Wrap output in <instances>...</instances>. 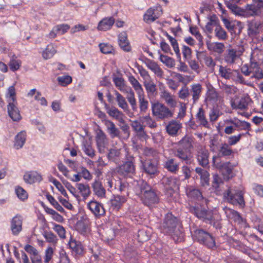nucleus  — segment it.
Listing matches in <instances>:
<instances>
[{"mask_svg":"<svg viewBox=\"0 0 263 263\" xmlns=\"http://www.w3.org/2000/svg\"><path fill=\"white\" fill-rule=\"evenodd\" d=\"M140 192L139 196L142 203L151 208L159 202V198L157 191L153 189L147 182L143 180L138 182Z\"/></svg>","mask_w":263,"mask_h":263,"instance_id":"1","label":"nucleus"},{"mask_svg":"<svg viewBox=\"0 0 263 263\" xmlns=\"http://www.w3.org/2000/svg\"><path fill=\"white\" fill-rule=\"evenodd\" d=\"M193 237L195 241L209 249L216 250L218 247L215 237L202 229L195 230Z\"/></svg>","mask_w":263,"mask_h":263,"instance_id":"2","label":"nucleus"},{"mask_svg":"<svg viewBox=\"0 0 263 263\" xmlns=\"http://www.w3.org/2000/svg\"><path fill=\"white\" fill-rule=\"evenodd\" d=\"M223 199L233 205L239 204L241 207L245 205L242 191L236 187H229L223 193Z\"/></svg>","mask_w":263,"mask_h":263,"instance_id":"3","label":"nucleus"},{"mask_svg":"<svg viewBox=\"0 0 263 263\" xmlns=\"http://www.w3.org/2000/svg\"><path fill=\"white\" fill-rule=\"evenodd\" d=\"M141 169L142 173H144L150 178H154L159 174L158 162L154 159L141 161Z\"/></svg>","mask_w":263,"mask_h":263,"instance_id":"4","label":"nucleus"},{"mask_svg":"<svg viewBox=\"0 0 263 263\" xmlns=\"http://www.w3.org/2000/svg\"><path fill=\"white\" fill-rule=\"evenodd\" d=\"M189 211L203 222L211 221L213 211L206 209L201 205L190 206Z\"/></svg>","mask_w":263,"mask_h":263,"instance_id":"5","label":"nucleus"},{"mask_svg":"<svg viewBox=\"0 0 263 263\" xmlns=\"http://www.w3.org/2000/svg\"><path fill=\"white\" fill-rule=\"evenodd\" d=\"M152 109L153 115L161 120L173 116V112L167 107L159 102L152 104Z\"/></svg>","mask_w":263,"mask_h":263,"instance_id":"6","label":"nucleus"},{"mask_svg":"<svg viewBox=\"0 0 263 263\" xmlns=\"http://www.w3.org/2000/svg\"><path fill=\"white\" fill-rule=\"evenodd\" d=\"M178 225V219L172 213H167L161 226L164 233L169 234L175 231Z\"/></svg>","mask_w":263,"mask_h":263,"instance_id":"7","label":"nucleus"},{"mask_svg":"<svg viewBox=\"0 0 263 263\" xmlns=\"http://www.w3.org/2000/svg\"><path fill=\"white\" fill-rule=\"evenodd\" d=\"M134 158L129 157L122 165L119 166L118 172L124 177H132L135 174V166L134 164Z\"/></svg>","mask_w":263,"mask_h":263,"instance_id":"8","label":"nucleus"},{"mask_svg":"<svg viewBox=\"0 0 263 263\" xmlns=\"http://www.w3.org/2000/svg\"><path fill=\"white\" fill-rule=\"evenodd\" d=\"M124 256L127 263H137L139 256L136 247L128 243L124 251Z\"/></svg>","mask_w":263,"mask_h":263,"instance_id":"9","label":"nucleus"},{"mask_svg":"<svg viewBox=\"0 0 263 263\" xmlns=\"http://www.w3.org/2000/svg\"><path fill=\"white\" fill-rule=\"evenodd\" d=\"M162 14V8L160 6L149 8L143 16V20L146 23L154 22Z\"/></svg>","mask_w":263,"mask_h":263,"instance_id":"10","label":"nucleus"},{"mask_svg":"<svg viewBox=\"0 0 263 263\" xmlns=\"http://www.w3.org/2000/svg\"><path fill=\"white\" fill-rule=\"evenodd\" d=\"M217 159L218 157H213V164L222 172V175L229 179L232 177V169L230 167V162L221 163V162H217Z\"/></svg>","mask_w":263,"mask_h":263,"instance_id":"11","label":"nucleus"},{"mask_svg":"<svg viewBox=\"0 0 263 263\" xmlns=\"http://www.w3.org/2000/svg\"><path fill=\"white\" fill-rule=\"evenodd\" d=\"M87 208L97 218H100L105 214L103 205L96 200H91L88 203Z\"/></svg>","mask_w":263,"mask_h":263,"instance_id":"12","label":"nucleus"},{"mask_svg":"<svg viewBox=\"0 0 263 263\" xmlns=\"http://www.w3.org/2000/svg\"><path fill=\"white\" fill-rule=\"evenodd\" d=\"M191 154V152L179 147L174 151V155L182 162H184L186 164H190L191 163L192 157Z\"/></svg>","mask_w":263,"mask_h":263,"instance_id":"13","label":"nucleus"},{"mask_svg":"<svg viewBox=\"0 0 263 263\" xmlns=\"http://www.w3.org/2000/svg\"><path fill=\"white\" fill-rule=\"evenodd\" d=\"M16 105L17 101L16 102H11L8 103L7 106L8 115L14 121H18L21 119V116Z\"/></svg>","mask_w":263,"mask_h":263,"instance_id":"14","label":"nucleus"},{"mask_svg":"<svg viewBox=\"0 0 263 263\" xmlns=\"http://www.w3.org/2000/svg\"><path fill=\"white\" fill-rule=\"evenodd\" d=\"M181 127V124L179 122L173 120L170 121L166 125V130L168 135L174 136L177 135Z\"/></svg>","mask_w":263,"mask_h":263,"instance_id":"15","label":"nucleus"},{"mask_svg":"<svg viewBox=\"0 0 263 263\" xmlns=\"http://www.w3.org/2000/svg\"><path fill=\"white\" fill-rule=\"evenodd\" d=\"M193 142L194 138L192 136L186 135L179 141L178 144L179 147L191 152V149L193 148Z\"/></svg>","mask_w":263,"mask_h":263,"instance_id":"16","label":"nucleus"},{"mask_svg":"<svg viewBox=\"0 0 263 263\" xmlns=\"http://www.w3.org/2000/svg\"><path fill=\"white\" fill-rule=\"evenodd\" d=\"M24 180L25 182L32 184L35 182H40L42 180L40 174L36 172H29L24 175Z\"/></svg>","mask_w":263,"mask_h":263,"instance_id":"17","label":"nucleus"},{"mask_svg":"<svg viewBox=\"0 0 263 263\" xmlns=\"http://www.w3.org/2000/svg\"><path fill=\"white\" fill-rule=\"evenodd\" d=\"M218 151V155L215 156L218 157V159H217V162H220V158L221 157L230 156L233 153L232 149L230 147L229 145L226 143L220 145Z\"/></svg>","mask_w":263,"mask_h":263,"instance_id":"18","label":"nucleus"},{"mask_svg":"<svg viewBox=\"0 0 263 263\" xmlns=\"http://www.w3.org/2000/svg\"><path fill=\"white\" fill-rule=\"evenodd\" d=\"M22 219L20 216L14 217L11 221V229L13 234L17 235L22 229Z\"/></svg>","mask_w":263,"mask_h":263,"instance_id":"19","label":"nucleus"},{"mask_svg":"<svg viewBox=\"0 0 263 263\" xmlns=\"http://www.w3.org/2000/svg\"><path fill=\"white\" fill-rule=\"evenodd\" d=\"M206 45L208 49L210 51L218 53V54H221L224 51V45L223 43L207 42Z\"/></svg>","mask_w":263,"mask_h":263,"instance_id":"20","label":"nucleus"},{"mask_svg":"<svg viewBox=\"0 0 263 263\" xmlns=\"http://www.w3.org/2000/svg\"><path fill=\"white\" fill-rule=\"evenodd\" d=\"M95 194L99 197H105L106 191L101 182L96 180L92 184Z\"/></svg>","mask_w":263,"mask_h":263,"instance_id":"21","label":"nucleus"},{"mask_svg":"<svg viewBox=\"0 0 263 263\" xmlns=\"http://www.w3.org/2000/svg\"><path fill=\"white\" fill-rule=\"evenodd\" d=\"M209 152L206 150H201L198 152L197 160L200 165L206 167L209 164Z\"/></svg>","mask_w":263,"mask_h":263,"instance_id":"22","label":"nucleus"},{"mask_svg":"<svg viewBox=\"0 0 263 263\" xmlns=\"http://www.w3.org/2000/svg\"><path fill=\"white\" fill-rule=\"evenodd\" d=\"M105 124L107 127L108 132L112 138L120 136V132L119 129L116 127L115 124L112 121L105 120Z\"/></svg>","mask_w":263,"mask_h":263,"instance_id":"23","label":"nucleus"},{"mask_svg":"<svg viewBox=\"0 0 263 263\" xmlns=\"http://www.w3.org/2000/svg\"><path fill=\"white\" fill-rule=\"evenodd\" d=\"M114 23L115 20L112 17L104 18L99 22L98 29L99 30L106 31L109 29Z\"/></svg>","mask_w":263,"mask_h":263,"instance_id":"24","label":"nucleus"},{"mask_svg":"<svg viewBox=\"0 0 263 263\" xmlns=\"http://www.w3.org/2000/svg\"><path fill=\"white\" fill-rule=\"evenodd\" d=\"M126 198L124 196L117 195L115 196L113 199L110 200L112 207L119 210L123 204L125 202Z\"/></svg>","mask_w":263,"mask_h":263,"instance_id":"25","label":"nucleus"},{"mask_svg":"<svg viewBox=\"0 0 263 263\" xmlns=\"http://www.w3.org/2000/svg\"><path fill=\"white\" fill-rule=\"evenodd\" d=\"M186 195L192 200H201L203 198L200 191L196 189H189L187 190Z\"/></svg>","mask_w":263,"mask_h":263,"instance_id":"26","label":"nucleus"},{"mask_svg":"<svg viewBox=\"0 0 263 263\" xmlns=\"http://www.w3.org/2000/svg\"><path fill=\"white\" fill-rule=\"evenodd\" d=\"M145 63L147 67L153 71L155 74H157L158 76L162 75L163 72L162 70L158 65L154 61L146 58Z\"/></svg>","mask_w":263,"mask_h":263,"instance_id":"27","label":"nucleus"},{"mask_svg":"<svg viewBox=\"0 0 263 263\" xmlns=\"http://www.w3.org/2000/svg\"><path fill=\"white\" fill-rule=\"evenodd\" d=\"M209 22L207 23L205 25V29L209 33H211L213 31L212 26H215L216 27L218 25H220L219 23V20L215 14H213L208 17Z\"/></svg>","mask_w":263,"mask_h":263,"instance_id":"28","label":"nucleus"},{"mask_svg":"<svg viewBox=\"0 0 263 263\" xmlns=\"http://www.w3.org/2000/svg\"><path fill=\"white\" fill-rule=\"evenodd\" d=\"M162 182L167 190L173 191L177 187V181L174 177H165Z\"/></svg>","mask_w":263,"mask_h":263,"instance_id":"29","label":"nucleus"},{"mask_svg":"<svg viewBox=\"0 0 263 263\" xmlns=\"http://www.w3.org/2000/svg\"><path fill=\"white\" fill-rule=\"evenodd\" d=\"M202 90V86L200 84L192 85L191 93L193 96L194 103H195L199 99Z\"/></svg>","mask_w":263,"mask_h":263,"instance_id":"30","label":"nucleus"},{"mask_svg":"<svg viewBox=\"0 0 263 263\" xmlns=\"http://www.w3.org/2000/svg\"><path fill=\"white\" fill-rule=\"evenodd\" d=\"M248 33L250 35H256L259 33L258 29L260 23L256 20H252L248 23Z\"/></svg>","mask_w":263,"mask_h":263,"instance_id":"31","label":"nucleus"},{"mask_svg":"<svg viewBox=\"0 0 263 263\" xmlns=\"http://www.w3.org/2000/svg\"><path fill=\"white\" fill-rule=\"evenodd\" d=\"M26 133L24 132H20L15 138L14 146L16 149L22 148L26 141Z\"/></svg>","mask_w":263,"mask_h":263,"instance_id":"32","label":"nucleus"},{"mask_svg":"<svg viewBox=\"0 0 263 263\" xmlns=\"http://www.w3.org/2000/svg\"><path fill=\"white\" fill-rule=\"evenodd\" d=\"M128 81L132 85L138 96L143 95V90L142 86L133 76H130L128 77Z\"/></svg>","mask_w":263,"mask_h":263,"instance_id":"33","label":"nucleus"},{"mask_svg":"<svg viewBox=\"0 0 263 263\" xmlns=\"http://www.w3.org/2000/svg\"><path fill=\"white\" fill-rule=\"evenodd\" d=\"M151 232L147 229H142L138 231L137 233L138 240L139 242H145L149 240Z\"/></svg>","mask_w":263,"mask_h":263,"instance_id":"34","label":"nucleus"},{"mask_svg":"<svg viewBox=\"0 0 263 263\" xmlns=\"http://www.w3.org/2000/svg\"><path fill=\"white\" fill-rule=\"evenodd\" d=\"M115 94L119 106L124 110H128V106L125 99L117 90H115Z\"/></svg>","mask_w":263,"mask_h":263,"instance_id":"35","label":"nucleus"},{"mask_svg":"<svg viewBox=\"0 0 263 263\" xmlns=\"http://www.w3.org/2000/svg\"><path fill=\"white\" fill-rule=\"evenodd\" d=\"M76 186L80 191V192L81 193V195L84 197V198L86 199L89 196L90 194V190L88 184L77 183L76 184Z\"/></svg>","mask_w":263,"mask_h":263,"instance_id":"36","label":"nucleus"},{"mask_svg":"<svg viewBox=\"0 0 263 263\" xmlns=\"http://www.w3.org/2000/svg\"><path fill=\"white\" fill-rule=\"evenodd\" d=\"M113 82H114L115 86L122 92L124 91V90L128 87L125 84L124 79L122 77H116L115 74H114Z\"/></svg>","mask_w":263,"mask_h":263,"instance_id":"37","label":"nucleus"},{"mask_svg":"<svg viewBox=\"0 0 263 263\" xmlns=\"http://www.w3.org/2000/svg\"><path fill=\"white\" fill-rule=\"evenodd\" d=\"M105 107L109 115L116 119H118L121 116L123 115L122 112L115 107L110 108L106 103H105Z\"/></svg>","mask_w":263,"mask_h":263,"instance_id":"38","label":"nucleus"},{"mask_svg":"<svg viewBox=\"0 0 263 263\" xmlns=\"http://www.w3.org/2000/svg\"><path fill=\"white\" fill-rule=\"evenodd\" d=\"M120 155L121 152L119 149H110L108 153L107 158L109 160L117 163L120 160Z\"/></svg>","mask_w":263,"mask_h":263,"instance_id":"39","label":"nucleus"},{"mask_svg":"<svg viewBox=\"0 0 263 263\" xmlns=\"http://www.w3.org/2000/svg\"><path fill=\"white\" fill-rule=\"evenodd\" d=\"M227 52L224 57L225 61L229 64H233L237 57L236 51L233 49H229Z\"/></svg>","mask_w":263,"mask_h":263,"instance_id":"40","label":"nucleus"},{"mask_svg":"<svg viewBox=\"0 0 263 263\" xmlns=\"http://www.w3.org/2000/svg\"><path fill=\"white\" fill-rule=\"evenodd\" d=\"M165 167L170 172H175L178 168V164L175 161L174 159H168L165 164Z\"/></svg>","mask_w":263,"mask_h":263,"instance_id":"41","label":"nucleus"},{"mask_svg":"<svg viewBox=\"0 0 263 263\" xmlns=\"http://www.w3.org/2000/svg\"><path fill=\"white\" fill-rule=\"evenodd\" d=\"M57 51L55 49L52 44L48 45L45 50L43 51L42 55L44 59L47 60L52 58L56 53Z\"/></svg>","mask_w":263,"mask_h":263,"instance_id":"42","label":"nucleus"},{"mask_svg":"<svg viewBox=\"0 0 263 263\" xmlns=\"http://www.w3.org/2000/svg\"><path fill=\"white\" fill-rule=\"evenodd\" d=\"M6 97L7 99V101L8 103H10L11 102H16V92L14 87V84L10 86L8 88L7 92L6 95Z\"/></svg>","mask_w":263,"mask_h":263,"instance_id":"43","label":"nucleus"},{"mask_svg":"<svg viewBox=\"0 0 263 263\" xmlns=\"http://www.w3.org/2000/svg\"><path fill=\"white\" fill-rule=\"evenodd\" d=\"M225 4L227 7L231 10V11L237 15H243L245 11L236 4H233L230 2L225 1Z\"/></svg>","mask_w":263,"mask_h":263,"instance_id":"44","label":"nucleus"},{"mask_svg":"<svg viewBox=\"0 0 263 263\" xmlns=\"http://www.w3.org/2000/svg\"><path fill=\"white\" fill-rule=\"evenodd\" d=\"M46 198L49 202L51 204V205L58 211L61 213H65V211L63 207L60 205V204L58 203V202L54 198V197L50 195L49 194H47Z\"/></svg>","mask_w":263,"mask_h":263,"instance_id":"45","label":"nucleus"},{"mask_svg":"<svg viewBox=\"0 0 263 263\" xmlns=\"http://www.w3.org/2000/svg\"><path fill=\"white\" fill-rule=\"evenodd\" d=\"M158 53L160 54V60L165 64L166 66L170 68L173 67L174 66L175 61L173 58L161 54L160 51H158Z\"/></svg>","mask_w":263,"mask_h":263,"instance_id":"46","label":"nucleus"},{"mask_svg":"<svg viewBox=\"0 0 263 263\" xmlns=\"http://www.w3.org/2000/svg\"><path fill=\"white\" fill-rule=\"evenodd\" d=\"M196 116L197 119L200 122V125L204 127H208V122L205 118L204 111L202 107L199 108Z\"/></svg>","mask_w":263,"mask_h":263,"instance_id":"47","label":"nucleus"},{"mask_svg":"<svg viewBox=\"0 0 263 263\" xmlns=\"http://www.w3.org/2000/svg\"><path fill=\"white\" fill-rule=\"evenodd\" d=\"M168 234L171 235L175 241L180 242L183 239L184 234L178 227L176 228L173 232H171Z\"/></svg>","mask_w":263,"mask_h":263,"instance_id":"48","label":"nucleus"},{"mask_svg":"<svg viewBox=\"0 0 263 263\" xmlns=\"http://www.w3.org/2000/svg\"><path fill=\"white\" fill-rule=\"evenodd\" d=\"M15 192L17 197L22 201H24L28 198V193L21 186H16L15 189Z\"/></svg>","mask_w":263,"mask_h":263,"instance_id":"49","label":"nucleus"},{"mask_svg":"<svg viewBox=\"0 0 263 263\" xmlns=\"http://www.w3.org/2000/svg\"><path fill=\"white\" fill-rule=\"evenodd\" d=\"M140 121L142 123H145L151 128H154L157 126V123L152 119L149 115L141 117L140 118Z\"/></svg>","mask_w":263,"mask_h":263,"instance_id":"50","label":"nucleus"},{"mask_svg":"<svg viewBox=\"0 0 263 263\" xmlns=\"http://www.w3.org/2000/svg\"><path fill=\"white\" fill-rule=\"evenodd\" d=\"M246 11L247 15L249 16H254L259 15L260 12L258 8L255 5H247L246 6Z\"/></svg>","mask_w":263,"mask_h":263,"instance_id":"51","label":"nucleus"},{"mask_svg":"<svg viewBox=\"0 0 263 263\" xmlns=\"http://www.w3.org/2000/svg\"><path fill=\"white\" fill-rule=\"evenodd\" d=\"M249 98L242 97L238 101L237 104L235 107L232 106L234 108H238L241 110L246 109L247 108L248 106Z\"/></svg>","mask_w":263,"mask_h":263,"instance_id":"52","label":"nucleus"},{"mask_svg":"<svg viewBox=\"0 0 263 263\" xmlns=\"http://www.w3.org/2000/svg\"><path fill=\"white\" fill-rule=\"evenodd\" d=\"M163 98L165 102L170 107L174 108L176 106V101L172 98L171 95L169 92H164L163 95Z\"/></svg>","mask_w":263,"mask_h":263,"instance_id":"53","label":"nucleus"},{"mask_svg":"<svg viewBox=\"0 0 263 263\" xmlns=\"http://www.w3.org/2000/svg\"><path fill=\"white\" fill-rule=\"evenodd\" d=\"M223 183V181L220 177H219L217 174H214L213 175L212 186L216 191H219V187L220 184Z\"/></svg>","mask_w":263,"mask_h":263,"instance_id":"54","label":"nucleus"},{"mask_svg":"<svg viewBox=\"0 0 263 263\" xmlns=\"http://www.w3.org/2000/svg\"><path fill=\"white\" fill-rule=\"evenodd\" d=\"M106 139V137L105 133L102 130H100L96 136L97 145H99L101 147L104 146Z\"/></svg>","mask_w":263,"mask_h":263,"instance_id":"55","label":"nucleus"},{"mask_svg":"<svg viewBox=\"0 0 263 263\" xmlns=\"http://www.w3.org/2000/svg\"><path fill=\"white\" fill-rule=\"evenodd\" d=\"M215 32V36L219 40H226L227 37L226 32L220 25H218L216 27Z\"/></svg>","mask_w":263,"mask_h":263,"instance_id":"56","label":"nucleus"},{"mask_svg":"<svg viewBox=\"0 0 263 263\" xmlns=\"http://www.w3.org/2000/svg\"><path fill=\"white\" fill-rule=\"evenodd\" d=\"M59 84L62 86H66L72 82V78L69 76H63L57 78Z\"/></svg>","mask_w":263,"mask_h":263,"instance_id":"57","label":"nucleus"},{"mask_svg":"<svg viewBox=\"0 0 263 263\" xmlns=\"http://www.w3.org/2000/svg\"><path fill=\"white\" fill-rule=\"evenodd\" d=\"M139 107L141 112H145L148 108V102L146 101L142 95L139 96Z\"/></svg>","mask_w":263,"mask_h":263,"instance_id":"58","label":"nucleus"},{"mask_svg":"<svg viewBox=\"0 0 263 263\" xmlns=\"http://www.w3.org/2000/svg\"><path fill=\"white\" fill-rule=\"evenodd\" d=\"M99 46L101 52L104 54L111 53L114 50L112 46L108 44L100 43Z\"/></svg>","mask_w":263,"mask_h":263,"instance_id":"59","label":"nucleus"},{"mask_svg":"<svg viewBox=\"0 0 263 263\" xmlns=\"http://www.w3.org/2000/svg\"><path fill=\"white\" fill-rule=\"evenodd\" d=\"M250 124L245 121H242L238 120L237 122H236V123H235V127H239L241 129L250 130Z\"/></svg>","mask_w":263,"mask_h":263,"instance_id":"60","label":"nucleus"},{"mask_svg":"<svg viewBox=\"0 0 263 263\" xmlns=\"http://www.w3.org/2000/svg\"><path fill=\"white\" fill-rule=\"evenodd\" d=\"M21 62L20 61L14 59H11L9 63L10 68L12 71L18 70L21 66Z\"/></svg>","mask_w":263,"mask_h":263,"instance_id":"61","label":"nucleus"},{"mask_svg":"<svg viewBox=\"0 0 263 263\" xmlns=\"http://www.w3.org/2000/svg\"><path fill=\"white\" fill-rule=\"evenodd\" d=\"M144 86L148 93H151V94L154 95L156 92V85L153 82H149L145 83Z\"/></svg>","mask_w":263,"mask_h":263,"instance_id":"62","label":"nucleus"},{"mask_svg":"<svg viewBox=\"0 0 263 263\" xmlns=\"http://www.w3.org/2000/svg\"><path fill=\"white\" fill-rule=\"evenodd\" d=\"M53 184L55 185L57 189L61 193V194L65 197L68 198V195L64 189V187L62 186L61 183L58 181L57 179H54L52 181Z\"/></svg>","mask_w":263,"mask_h":263,"instance_id":"63","label":"nucleus"},{"mask_svg":"<svg viewBox=\"0 0 263 263\" xmlns=\"http://www.w3.org/2000/svg\"><path fill=\"white\" fill-rule=\"evenodd\" d=\"M231 70L230 68L226 69L222 66L219 67V73L221 76L226 79H229L231 74Z\"/></svg>","mask_w":263,"mask_h":263,"instance_id":"64","label":"nucleus"}]
</instances>
